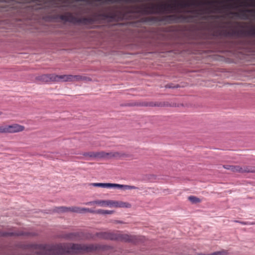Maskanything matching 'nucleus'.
<instances>
[{
  "instance_id": "obj_1",
  "label": "nucleus",
  "mask_w": 255,
  "mask_h": 255,
  "mask_svg": "<svg viewBox=\"0 0 255 255\" xmlns=\"http://www.w3.org/2000/svg\"><path fill=\"white\" fill-rule=\"evenodd\" d=\"M90 185L94 187L102 188H117L119 189L124 190H131L137 189L136 187L134 186L110 183H91Z\"/></svg>"
},
{
  "instance_id": "obj_2",
  "label": "nucleus",
  "mask_w": 255,
  "mask_h": 255,
  "mask_svg": "<svg viewBox=\"0 0 255 255\" xmlns=\"http://www.w3.org/2000/svg\"><path fill=\"white\" fill-rule=\"evenodd\" d=\"M61 19L64 21L70 22L73 23H84L87 24L91 22V19L88 18H77L75 17L72 13L69 12L60 15Z\"/></svg>"
},
{
  "instance_id": "obj_3",
  "label": "nucleus",
  "mask_w": 255,
  "mask_h": 255,
  "mask_svg": "<svg viewBox=\"0 0 255 255\" xmlns=\"http://www.w3.org/2000/svg\"><path fill=\"white\" fill-rule=\"evenodd\" d=\"M54 211L57 213L74 212L77 213H83L84 212H94L93 210L86 208H80L78 207H66L64 206L55 207Z\"/></svg>"
},
{
  "instance_id": "obj_4",
  "label": "nucleus",
  "mask_w": 255,
  "mask_h": 255,
  "mask_svg": "<svg viewBox=\"0 0 255 255\" xmlns=\"http://www.w3.org/2000/svg\"><path fill=\"white\" fill-rule=\"evenodd\" d=\"M223 168L231 170L233 172L238 173H255V167L243 166L239 165H224Z\"/></svg>"
},
{
  "instance_id": "obj_5",
  "label": "nucleus",
  "mask_w": 255,
  "mask_h": 255,
  "mask_svg": "<svg viewBox=\"0 0 255 255\" xmlns=\"http://www.w3.org/2000/svg\"><path fill=\"white\" fill-rule=\"evenodd\" d=\"M174 0H169L168 2H158L157 3H152L150 6L151 9L150 11L153 13H159L166 11L168 7L170 6V2Z\"/></svg>"
},
{
  "instance_id": "obj_6",
  "label": "nucleus",
  "mask_w": 255,
  "mask_h": 255,
  "mask_svg": "<svg viewBox=\"0 0 255 255\" xmlns=\"http://www.w3.org/2000/svg\"><path fill=\"white\" fill-rule=\"evenodd\" d=\"M36 81L43 83H46L50 82H55V74H43L36 77Z\"/></svg>"
},
{
  "instance_id": "obj_7",
  "label": "nucleus",
  "mask_w": 255,
  "mask_h": 255,
  "mask_svg": "<svg viewBox=\"0 0 255 255\" xmlns=\"http://www.w3.org/2000/svg\"><path fill=\"white\" fill-rule=\"evenodd\" d=\"M7 133H14L23 131L25 129V127L17 124H13L7 125Z\"/></svg>"
},
{
  "instance_id": "obj_8",
  "label": "nucleus",
  "mask_w": 255,
  "mask_h": 255,
  "mask_svg": "<svg viewBox=\"0 0 255 255\" xmlns=\"http://www.w3.org/2000/svg\"><path fill=\"white\" fill-rule=\"evenodd\" d=\"M82 155L85 157H89L94 158H104L106 154L104 151L100 152H84Z\"/></svg>"
},
{
  "instance_id": "obj_9",
  "label": "nucleus",
  "mask_w": 255,
  "mask_h": 255,
  "mask_svg": "<svg viewBox=\"0 0 255 255\" xmlns=\"http://www.w3.org/2000/svg\"><path fill=\"white\" fill-rule=\"evenodd\" d=\"M112 240L116 239V240H120L122 241H124L125 242H135L136 240V237L132 236H129L128 235H120L117 238L110 237V238Z\"/></svg>"
},
{
  "instance_id": "obj_10",
  "label": "nucleus",
  "mask_w": 255,
  "mask_h": 255,
  "mask_svg": "<svg viewBox=\"0 0 255 255\" xmlns=\"http://www.w3.org/2000/svg\"><path fill=\"white\" fill-rule=\"evenodd\" d=\"M71 82V75H56L55 74V82Z\"/></svg>"
},
{
  "instance_id": "obj_11",
  "label": "nucleus",
  "mask_w": 255,
  "mask_h": 255,
  "mask_svg": "<svg viewBox=\"0 0 255 255\" xmlns=\"http://www.w3.org/2000/svg\"><path fill=\"white\" fill-rule=\"evenodd\" d=\"M81 81H91L92 79L89 77L81 75H71V82H80Z\"/></svg>"
},
{
  "instance_id": "obj_12",
  "label": "nucleus",
  "mask_w": 255,
  "mask_h": 255,
  "mask_svg": "<svg viewBox=\"0 0 255 255\" xmlns=\"http://www.w3.org/2000/svg\"><path fill=\"white\" fill-rule=\"evenodd\" d=\"M106 155H105V158L107 157H115V158H122L127 157V154L124 152H106Z\"/></svg>"
},
{
  "instance_id": "obj_13",
  "label": "nucleus",
  "mask_w": 255,
  "mask_h": 255,
  "mask_svg": "<svg viewBox=\"0 0 255 255\" xmlns=\"http://www.w3.org/2000/svg\"><path fill=\"white\" fill-rule=\"evenodd\" d=\"M94 204H97L100 206H109V200H96L89 202L86 203V205H93Z\"/></svg>"
},
{
  "instance_id": "obj_14",
  "label": "nucleus",
  "mask_w": 255,
  "mask_h": 255,
  "mask_svg": "<svg viewBox=\"0 0 255 255\" xmlns=\"http://www.w3.org/2000/svg\"><path fill=\"white\" fill-rule=\"evenodd\" d=\"M93 211L94 212H92V213H96V214H102V215L112 214L114 212L113 211L104 210H102V209H99L97 211L93 210Z\"/></svg>"
},
{
  "instance_id": "obj_15",
  "label": "nucleus",
  "mask_w": 255,
  "mask_h": 255,
  "mask_svg": "<svg viewBox=\"0 0 255 255\" xmlns=\"http://www.w3.org/2000/svg\"><path fill=\"white\" fill-rule=\"evenodd\" d=\"M131 207V204L128 202L119 201V208H130Z\"/></svg>"
},
{
  "instance_id": "obj_16",
  "label": "nucleus",
  "mask_w": 255,
  "mask_h": 255,
  "mask_svg": "<svg viewBox=\"0 0 255 255\" xmlns=\"http://www.w3.org/2000/svg\"><path fill=\"white\" fill-rule=\"evenodd\" d=\"M188 200L192 203L196 204L201 202V200L199 198L194 196H190L188 197Z\"/></svg>"
},
{
  "instance_id": "obj_17",
  "label": "nucleus",
  "mask_w": 255,
  "mask_h": 255,
  "mask_svg": "<svg viewBox=\"0 0 255 255\" xmlns=\"http://www.w3.org/2000/svg\"><path fill=\"white\" fill-rule=\"evenodd\" d=\"M119 201L109 200V206L119 208Z\"/></svg>"
},
{
  "instance_id": "obj_18",
  "label": "nucleus",
  "mask_w": 255,
  "mask_h": 255,
  "mask_svg": "<svg viewBox=\"0 0 255 255\" xmlns=\"http://www.w3.org/2000/svg\"><path fill=\"white\" fill-rule=\"evenodd\" d=\"M0 133H7V125L0 126Z\"/></svg>"
},
{
  "instance_id": "obj_19",
  "label": "nucleus",
  "mask_w": 255,
  "mask_h": 255,
  "mask_svg": "<svg viewBox=\"0 0 255 255\" xmlns=\"http://www.w3.org/2000/svg\"><path fill=\"white\" fill-rule=\"evenodd\" d=\"M71 248L72 250L75 251H78L81 249L80 246L77 244H73Z\"/></svg>"
},
{
  "instance_id": "obj_20",
  "label": "nucleus",
  "mask_w": 255,
  "mask_h": 255,
  "mask_svg": "<svg viewBox=\"0 0 255 255\" xmlns=\"http://www.w3.org/2000/svg\"><path fill=\"white\" fill-rule=\"evenodd\" d=\"M12 233H1L0 232V236H5L7 235H12Z\"/></svg>"
},
{
  "instance_id": "obj_21",
  "label": "nucleus",
  "mask_w": 255,
  "mask_h": 255,
  "mask_svg": "<svg viewBox=\"0 0 255 255\" xmlns=\"http://www.w3.org/2000/svg\"><path fill=\"white\" fill-rule=\"evenodd\" d=\"M179 86H175V87H173V86H171V85H166L165 86V87L167 88H177Z\"/></svg>"
},
{
  "instance_id": "obj_22",
  "label": "nucleus",
  "mask_w": 255,
  "mask_h": 255,
  "mask_svg": "<svg viewBox=\"0 0 255 255\" xmlns=\"http://www.w3.org/2000/svg\"><path fill=\"white\" fill-rule=\"evenodd\" d=\"M236 222H238V223H241L242 225H247L248 224L246 222H239V221H236Z\"/></svg>"
},
{
  "instance_id": "obj_23",
  "label": "nucleus",
  "mask_w": 255,
  "mask_h": 255,
  "mask_svg": "<svg viewBox=\"0 0 255 255\" xmlns=\"http://www.w3.org/2000/svg\"><path fill=\"white\" fill-rule=\"evenodd\" d=\"M2 112H0V116L2 115Z\"/></svg>"
}]
</instances>
